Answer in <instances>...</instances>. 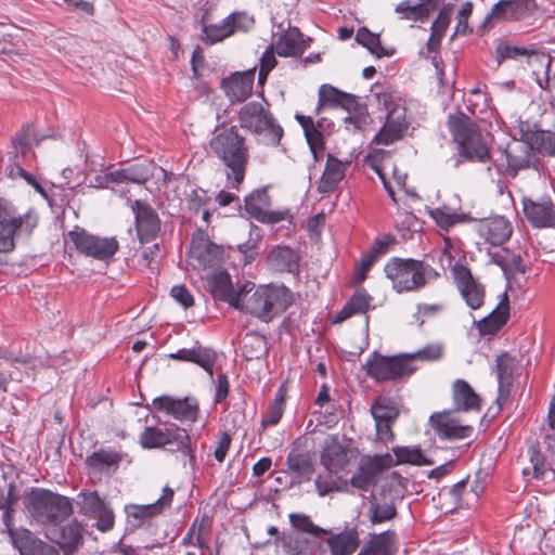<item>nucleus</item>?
Here are the masks:
<instances>
[{"label":"nucleus","mask_w":555,"mask_h":555,"mask_svg":"<svg viewBox=\"0 0 555 555\" xmlns=\"http://www.w3.org/2000/svg\"><path fill=\"white\" fill-rule=\"evenodd\" d=\"M245 289L238 310L262 322H270L282 314L294 301L293 293L284 285H260L253 293L254 284Z\"/></svg>","instance_id":"nucleus-1"},{"label":"nucleus","mask_w":555,"mask_h":555,"mask_svg":"<svg viewBox=\"0 0 555 555\" xmlns=\"http://www.w3.org/2000/svg\"><path fill=\"white\" fill-rule=\"evenodd\" d=\"M211 152L232 172L235 185L242 183L248 163V150L245 140L238 134L235 127L219 131L209 141Z\"/></svg>","instance_id":"nucleus-2"},{"label":"nucleus","mask_w":555,"mask_h":555,"mask_svg":"<svg viewBox=\"0 0 555 555\" xmlns=\"http://www.w3.org/2000/svg\"><path fill=\"white\" fill-rule=\"evenodd\" d=\"M384 271L398 293L418 291L428 281L438 276V272L431 266L412 258H391L386 263Z\"/></svg>","instance_id":"nucleus-3"},{"label":"nucleus","mask_w":555,"mask_h":555,"mask_svg":"<svg viewBox=\"0 0 555 555\" xmlns=\"http://www.w3.org/2000/svg\"><path fill=\"white\" fill-rule=\"evenodd\" d=\"M39 216L36 209L17 212L16 207L0 197V253H10L15 247V237L30 235L38 225Z\"/></svg>","instance_id":"nucleus-4"},{"label":"nucleus","mask_w":555,"mask_h":555,"mask_svg":"<svg viewBox=\"0 0 555 555\" xmlns=\"http://www.w3.org/2000/svg\"><path fill=\"white\" fill-rule=\"evenodd\" d=\"M24 504L34 519L43 525H55L73 513L68 498L44 489H34L24 498Z\"/></svg>","instance_id":"nucleus-5"},{"label":"nucleus","mask_w":555,"mask_h":555,"mask_svg":"<svg viewBox=\"0 0 555 555\" xmlns=\"http://www.w3.org/2000/svg\"><path fill=\"white\" fill-rule=\"evenodd\" d=\"M240 124L255 134H263L268 144L276 146L283 137V128L260 102H249L240 109Z\"/></svg>","instance_id":"nucleus-6"},{"label":"nucleus","mask_w":555,"mask_h":555,"mask_svg":"<svg viewBox=\"0 0 555 555\" xmlns=\"http://www.w3.org/2000/svg\"><path fill=\"white\" fill-rule=\"evenodd\" d=\"M377 100L380 109L386 112V122L375 135V141L388 145L399 140L408 128L405 107L401 98L392 92H382Z\"/></svg>","instance_id":"nucleus-7"},{"label":"nucleus","mask_w":555,"mask_h":555,"mask_svg":"<svg viewBox=\"0 0 555 555\" xmlns=\"http://www.w3.org/2000/svg\"><path fill=\"white\" fill-rule=\"evenodd\" d=\"M363 370L376 382H389L409 377L417 370V365L410 364L404 353L387 357L373 352L363 364Z\"/></svg>","instance_id":"nucleus-8"},{"label":"nucleus","mask_w":555,"mask_h":555,"mask_svg":"<svg viewBox=\"0 0 555 555\" xmlns=\"http://www.w3.org/2000/svg\"><path fill=\"white\" fill-rule=\"evenodd\" d=\"M449 124L461 156L481 163L489 158L488 144L475 125L465 119L450 120Z\"/></svg>","instance_id":"nucleus-9"},{"label":"nucleus","mask_w":555,"mask_h":555,"mask_svg":"<svg viewBox=\"0 0 555 555\" xmlns=\"http://www.w3.org/2000/svg\"><path fill=\"white\" fill-rule=\"evenodd\" d=\"M140 444L144 449H156L165 446L175 447L172 451H181L191 455V439L188 431L178 427L176 424H169L165 428L147 426L140 435Z\"/></svg>","instance_id":"nucleus-10"},{"label":"nucleus","mask_w":555,"mask_h":555,"mask_svg":"<svg viewBox=\"0 0 555 555\" xmlns=\"http://www.w3.org/2000/svg\"><path fill=\"white\" fill-rule=\"evenodd\" d=\"M68 236L79 253L98 260L111 259L119 248L115 237H100L85 230H73Z\"/></svg>","instance_id":"nucleus-11"},{"label":"nucleus","mask_w":555,"mask_h":555,"mask_svg":"<svg viewBox=\"0 0 555 555\" xmlns=\"http://www.w3.org/2000/svg\"><path fill=\"white\" fill-rule=\"evenodd\" d=\"M395 465L393 457L390 454L363 456L361 457L356 473L351 476L349 487L367 491L377 482L378 476Z\"/></svg>","instance_id":"nucleus-12"},{"label":"nucleus","mask_w":555,"mask_h":555,"mask_svg":"<svg viewBox=\"0 0 555 555\" xmlns=\"http://www.w3.org/2000/svg\"><path fill=\"white\" fill-rule=\"evenodd\" d=\"M202 39L208 44L222 41L236 31H247L254 24V20L244 13H233L219 24H209L206 15L202 21Z\"/></svg>","instance_id":"nucleus-13"},{"label":"nucleus","mask_w":555,"mask_h":555,"mask_svg":"<svg viewBox=\"0 0 555 555\" xmlns=\"http://www.w3.org/2000/svg\"><path fill=\"white\" fill-rule=\"evenodd\" d=\"M506 159V173L515 178L520 170L534 169L539 171L540 160L531 144L522 139H513L503 150Z\"/></svg>","instance_id":"nucleus-14"},{"label":"nucleus","mask_w":555,"mask_h":555,"mask_svg":"<svg viewBox=\"0 0 555 555\" xmlns=\"http://www.w3.org/2000/svg\"><path fill=\"white\" fill-rule=\"evenodd\" d=\"M131 209L134 214V222L138 238L141 243H149L156 238L160 231V219L156 210L146 202L135 199Z\"/></svg>","instance_id":"nucleus-15"},{"label":"nucleus","mask_w":555,"mask_h":555,"mask_svg":"<svg viewBox=\"0 0 555 555\" xmlns=\"http://www.w3.org/2000/svg\"><path fill=\"white\" fill-rule=\"evenodd\" d=\"M429 424L442 440H459L472 436L473 427L463 425L451 411L435 412L429 417Z\"/></svg>","instance_id":"nucleus-16"},{"label":"nucleus","mask_w":555,"mask_h":555,"mask_svg":"<svg viewBox=\"0 0 555 555\" xmlns=\"http://www.w3.org/2000/svg\"><path fill=\"white\" fill-rule=\"evenodd\" d=\"M223 249L221 246L211 242L207 235L199 231L193 235L190 258L198 267L211 268L223 260Z\"/></svg>","instance_id":"nucleus-17"},{"label":"nucleus","mask_w":555,"mask_h":555,"mask_svg":"<svg viewBox=\"0 0 555 555\" xmlns=\"http://www.w3.org/2000/svg\"><path fill=\"white\" fill-rule=\"evenodd\" d=\"M80 511L85 514H92L98 518L96 528L103 532L111 530L114 526V514L107 503L100 498L96 491L83 490L79 493Z\"/></svg>","instance_id":"nucleus-18"},{"label":"nucleus","mask_w":555,"mask_h":555,"mask_svg":"<svg viewBox=\"0 0 555 555\" xmlns=\"http://www.w3.org/2000/svg\"><path fill=\"white\" fill-rule=\"evenodd\" d=\"M522 211L535 228L555 227V205L548 197H524Z\"/></svg>","instance_id":"nucleus-19"},{"label":"nucleus","mask_w":555,"mask_h":555,"mask_svg":"<svg viewBox=\"0 0 555 555\" xmlns=\"http://www.w3.org/2000/svg\"><path fill=\"white\" fill-rule=\"evenodd\" d=\"M288 472L297 482L309 481L314 472L312 454L302 446L299 439H296L291 448L286 459Z\"/></svg>","instance_id":"nucleus-20"},{"label":"nucleus","mask_w":555,"mask_h":555,"mask_svg":"<svg viewBox=\"0 0 555 555\" xmlns=\"http://www.w3.org/2000/svg\"><path fill=\"white\" fill-rule=\"evenodd\" d=\"M534 10V0H501L493 5L485 22L521 20L529 16Z\"/></svg>","instance_id":"nucleus-21"},{"label":"nucleus","mask_w":555,"mask_h":555,"mask_svg":"<svg viewBox=\"0 0 555 555\" xmlns=\"http://www.w3.org/2000/svg\"><path fill=\"white\" fill-rule=\"evenodd\" d=\"M208 284L216 299L225 301L236 309L240 308L245 289L249 286L246 283L238 292H235L232 287L230 275L225 271L214 272L208 279Z\"/></svg>","instance_id":"nucleus-22"},{"label":"nucleus","mask_w":555,"mask_h":555,"mask_svg":"<svg viewBox=\"0 0 555 555\" xmlns=\"http://www.w3.org/2000/svg\"><path fill=\"white\" fill-rule=\"evenodd\" d=\"M454 278L466 304L472 309H478L483 302V286L473 278L470 270L463 266L454 268Z\"/></svg>","instance_id":"nucleus-23"},{"label":"nucleus","mask_w":555,"mask_h":555,"mask_svg":"<svg viewBox=\"0 0 555 555\" xmlns=\"http://www.w3.org/2000/svg\"><path fill=\"white\" fill-rule=\"evenodd\" d=\"M82 526L73 520L59 529H53L48 537L60 546L64 555H72L82 544Z\"/></svg>","instance_id":"nucleus-24"},{"label":"nucleus","mask_w":555,"mask_h":555,"mask_svg":"<svg viewBox=\"0 0 555 555\" xmlns=\"http://www.w3.org/2000/svg\"><path fill=\"white\" fill-rule=\"evenodd\" d=\"M320 462L327 472L340 473L349 464L348 450L335 437L325 440Z\"/></svg>","instance_id":"nucleus-25"},{"label":"nucleus","mask_w":555,"mask_h":555,"mask_svg":"<svg viewBox=\"0 0 555 555\" xmlns=\"http://www.w3.org/2000/svg\"><path fill=\"white\" fill-rule=\"evenodd\" d=\"M155 409L165 411L179 421L194 422L197 416V405L190 402L189 399H173L169 396H163L153 400Z\"/></svg>","instance_id":"nucleus-26"},{"label":"nucleus","mask_w":555,"mask_h":555,"mask_svg":"<svg viewBox=\"0 0 555 555\" xmlns=\"http://www.w3.org/2000/svg\"><path fill=\"white\" fill-rule=\"evenodd\" d=\"M311 38H304V35L297 27H289L279 37L274 47L280 56L298 57L309 48Z\"/></svg>","instance_id":"nucleus-27"},{"label":"nucleus","mask_w":555,"mask_h":555,"mask_svg":"<svg viewBox=\"0 0 555 555\" xmlns=\"http://www.w3.org/2000/svg\"><path fill=\"white\" fill-rule=\"evenodd\" d=\"M518 369L517 360L508 353H502L496 358V373L499 383V395L496 403L502 406L509 397L514 373Z\"/></svg>","instance_id":"nucleus-28"},{"label":"nucleus","mask_w":555,"mask_h":555,"mask_svg":"<svg viewBox=\"0 0 555 555\" xmlns=\"http://www.w3.org/2000/svg\"><path fill=\"white\" fill-rule=\"evenodd\" d=\"M254 78L255 68L244 73H235L231 77L223 79L222 88L232 102H242L250 95Z\"/></svg>","instance_id":"nucleus-29"},{"label":"nucleus","mask_w":555,"mask_h":555,"mask_svg":"<svg viewBox=\"0 0 555 555\" xmlns=\"http://www.w3.org/2000/svg\"><path fill=\"white\" fill-rule=\"evenodd\" d=\"M173 494L171 488L165 487L162 496L156 502L146 505L129 504L125 508L126 514L129 518L139 521L159 515L164 509L170 507Z\"/></svg>","instance_id":"nucleus-30"},{"label":"nucleus","mask_w":555,"mask_h":555,"mask_svg":"<svg viewBox=\"0 0 555 555\" xmlns=\"http://www.w3.org/2000/svg\"><path fill=\"white\" fill-rule=\"evenodd\" d=\"M479 224L480 236L491 245H502L511 237V224L503 217L486 219L482 220Z\"/></svg>","instance_id":"nucleus-31"},{"label":"nucleus","mask_w":555,"mask_h":555,"mask_svg":"<svg viewBox=\"0 0 555 555\" xmlns=\"http://www.w3.org/2000/svg\"><path fill=\"white\" fill-rule=\"evenodd\" d=\"M452 399L455 411H480V397L464 379H456L452 385Z\"/></svg>","instance_id":"nucleus-32"},{"label":"nucleus","mask_w":555,"mask_h":555,"mask_svg":"<svg viewBox=\"0 0 555 555\" xmlns=\"http://www.w3.org/2000/svg\"><path fill=\"white\" fill-rule=\"evenodd\" d=\"M398 552L395 531L372 534L358 555H395Z\"/></svg>","instance_id":"nucleus-33"},{"label":"nucleus","mask_w":555,"mask_h":555,"mask_svg":"<svg viewBox=\"0 0 555 555\" xmlns=\"http://www.w3.org/2000/svg\"><path fill=\"white\" fill-rule=\"evenodd\" d=\"M170 358L196 363L212 377V366L217 353L210 348L199 346L191 349H180L176 353H171Z\"/></svg>","instance_id":"nucleus-34"},{"label":"nucleus","mask_w":555,"mask_h":555,"mask_svg":"<svg viewBox=\"0 0 555 555\" xmlns=\"http://www.w3.org/2000/svg\"><path fill=\"white\" fill-rule=\"evenodd\" d=\"M331 555H351L360 545L359 532L356 528L347 529L326 540Z\"/></svg>","instance_id":"nucleus-35"},{"label":"nucleus","mask_w":555,"mask_h":555,"mask_svg":"<svg viewBox=\"0 0 555 555\" xmlns=\"http://www.w3.org/2000/svg\"><path fill=\"white\" fill-rule=\"evenodd\" d=\"M275 544L282 547L284 555H313L312 541L299 533L283 532Z\"/></svg>","instance_id":"nucleus-36"},{"label":"nucleus","mask_w":555,"mask_h":555,"mask_svg":"<svg viewBox=\"0 0 555 555\" xmlns=\"http://www.w3.org/2000/svg\"><path fill=\"white\" fill-rule=\"evenodd\" d=\"M508 311V296L506 293H503L502 299L496 308L479 321V331L482 334H493L498 332L506 323Z\"/></svg>","instance_id":"nucleus-37"},{"label":"nucleus","mask_w":555,"mask_h":555,"mask_svg":"<svg viewBox=\"0 0 555 555\" xmlns=\"http://www.w3.org/2000/svg\"><path fill=\"white\" fill-rule=\"evenodd\" d=\"M437 5V0H420L416 3L405 0L400 2L395 11L401 14V18L416 22L426 20Z\"/></svg>","instance_id":"nucleus-38"},{"label":"nucleus","mask_w":555,"mask_h":555,"mask_svg":"<svg viewBox=\"0 0 555 555\" xmlns=\"http://www.w3.org/2000/svg\"><path fill=\"white\" fill-rule=\"evenodd\" d=\"M345 176V165L331 154L327 155L325 169L320 179L319 191L321 193L332 192Z\"/></svg>","instance_id":"nucleus-39"},{"label":"nucleus","mask_w":555,"mask_h":555,"mask_svg":"<svg viewBox=\"0 0 555 555\" xmlns=\"http://www.w3.org/2000/svg\"><path fill=\"white\" fill-rule=\"evenodd\" d=\"M338 106L349 112L345 118L346 124H352L354 129L362 128L366 120V107L359 102L358 96L343 91Z\"/></svg>","instance_id":"nucleus-40"},{"label":"nucleus","mask_w":555,"mask_h":555,"mask_svg":"<svg viewBox=\"0 0 555 555\" xmlns=\"http://www.w3.org/2000/svg\"><path fill=\"white\" fill-rule=\"evenodd\" d=\"M371 300L372 297L365 292V289H358L336 314L334 322H343L357 313H366L371 307Z\"/></svg>","instance_id":"nucleus-41"},{"label":"nucleus","mask_w":555,"mask_h":555,"mask_svg":"<svg viewBox=\"0 0 555 555\" xmlns=\"http://www.w3.org/2000/svg\"><path fill=\"white\" fill-rule=\"evenodd\" d=\"M270 263L279 271L296 273L299 257L295 250L286 246H278L269 254Z\"/></svg>","instance_id":"nucleus-42"},{"label":"nucleus","mask_w":555,"mask_h":555,"mask_svg":"<svg viewBox=\"0 0 555 555\" xmlns=\"http://www.w3.org/2000/svg\"><path fill=\"white\" fill-rule=\"evenodd\" d=\"M397 508L392 501L379 500L375 495L369 501L367 518L372 525H378L393 519Z\"/></svg>","instance_id":"nucleus-43"},{"label":"nucleus","mask_w":555,"mask_h":555,"mask_svg":"<svg viewBox=\"0 0 555 555\" xmlns=\"http://www.w3.org/2000/svg\"><path fill=\"white\" fill-rule=\"evenodd\" d=\"M337 474L326 470V474H320L315 478L314 485L319 496H325L332 492L350 493L348 480L335 477Z\"/></svg>","instance_id":"nucleus-44"},{"label":"nucleus","mask_w":555,"mask_h":555,"mask_svg":"<svg viewBox=\"0 0 555 555\" xmlns=\"http://www.w3.org/2000/svg\"><path fill=\"white\" fill-rule=\"evenodd\" d=\"M296 119L302 127L309 147L317 158L318 154L323 153L324 150L322 131L319 130L317 126H314L313 119L309 116L296 114Z\"/></svg>","instance_id":"nucleus-45"},{"label":"nucleus","mask_w":555,"mask_h":555,"mask_svg":"<svg viewBox=\"0 0 555 555\" xmlns=\"http://www.w3.org/2000/svg\"><path fill=\"white\" fill-rule=\"evenodd\" d=\"M528 141L532 151L537 150L539 153L554 155L555 154V133L548 130H534L527 131L522 134Z\"/></svg>","instance_id":"nucleus-46"},{"label":"nucleus","mask_w":555,"mask_h":555,"mask_svg":"<svg viewBox=\"0 0 555 555\" xmlns=\"http://www.w3.org/2000/svg\"><path fill=\"white\" fill-rule=\"evenodd\" d=\"M429 216L434 221L444 230H448L456 223L467 222L472 219L465 214H459L449 206H442L428 210Z\"/></svg>","instance_id":"nucleus-47"},{"label":"nucleus","mask_w":555,"mask_h":555,"mask_svg":"<svg viewBox=\"0 0 555 555\" xmlns=\"http://www.w3.org/2000/svg\"><path fill=\"white\" fill-rule=\"evenodd\" d=\"M444 347L440 343L429 344L424 348L415 351L404 353L406 361L416 365V362H434L438 361L443 357Z\"/></svg>","instance_id":"nucleus-48"},{"label":"nucleus","mask_w":555,"mask_h":555,"mask_svg":"<svg viewBox=\"0 0 555 555\" xmlns=\"http://www.w3.org/2000/svg\"><path fill=\"white\" fill-rule=\"evenodd\" d=\"M374 421L395 422L398 417V410L392 402L386 398H378L371 406Z\"/></svg>","instance_id":"nucleus-49"},{"label":"nucleus","mask_w":555,"mask_h":555,"mask_svg":"<svg viewBox=\"0 0 555 555\" xmlns=\"http://www.w3.org/2000/svg\"><path fill=\"white\" fill-rule=\"evenodd\" d=\"M285 393L283 388H280L274 397V400L270 403L267 414L261 421L262 427L275 426L284 412Z\"/></svg>","instance_id":"nucleus-50"},{"label":"nucleus","mask_w":555,"mask_h":555,"mask_svg":"<svg viewBox=\"0 0 555 555\" xmlns=\"http://www.w3.org/2000/svg\"><path fill=\"white\" fill-rule=\"evenodd\" d=\"M396 455L395 464L409 463L413 465H429L420 448L398 447L393 449Z\"/></svg>","instance_id":"nucleus-51"},{"label":"nucleus","mask_w":555,"mask_h":555,"mask_svg":"<svg viewBox=\"0 0 555 555\" xmlns=\"http://www.w3.org/2000/svg\"><path fill=\"white\" fill-rule=\"evenodd\" d=\"M356 40L358 43L367 48L371 53L377 55L378 57L389 55V53L380 46L379 36L371 33L365 27L358 29Z\"/></svg>","instance_id":"nucleus-52"},{"label":"nucleus","mask_w":555,"mask_h":555,"mask_svg":"<svg viewBox=\"0 0 555 555\" xmlns=\"http://www.w3.org/2000/svg\"><path fill=\"white\" fill-rule=\"evenodd\" d=\"M289 522L296 530L312 534L314 537H319L328 532L326 529L314 525L310 517L306 514H289Z\"/></svg>","instance_id":"nucleus-53"},{"label":"nucleus","mask_w":555,"mask_h":555,"mask_svg":"<svg viewBox=\"0 0 555 555\" xmlns=\"http://www.w3.org/2000/svg\"><path fill=\"white\" fill-rule=\"evenodd\" d=\"M12 544L18 550L21 555H26L31 548L36 538L31 531L26 528L20 527L9 533Z\"/></svg>","instance_id":"nucleus-54"},{"label":"nucleus","mask_w":555,"mask_h":555,"mask_svg":"<svg viewBox=\"0 0 555 555\" xmlns=\"http://www.w3.org/2000/svg\"><path fill=\"white\" fill-rule=\"evenodd\" d=\"M268 204V193L266 190H256L245 197V210L256 220L263 212V206Z\"/></svg>","instance_id":"nucleus-55"},{"label":"nucleus","mask_w":555,"mask_h":555,"mask_svg":"<svg viewBox=\"0 0 555 555\" xmlns=\"http://www.w3.org/2000/svg\"><path fill=\"white\" fill-rule=\"evenodd\" d=\"M120 457L116 452L100 450L93 452L87 459V463L95 470H103L112 465H116Z\"/></svg>","instance_id":"nucleus-56"},{"label":"nucleus","mask_w":555,"mask_h":555,"mask_svg":"<svg viewBox=\"0 0 555 555\" xmlns=\"http://www.w3.org/2000/svg\"><path fill=\"white\" fill-rule=\"evenodd\" d=\"M340 90L331 86V85H322L319 89V105L317 111L320 112L321 107L324 105H328L332 107L338 106L341 96Z\"/></svg>","instance_id":"nucleus-57"},{"label":"nucleus","mask_w":555,"mask_h":555,"mask_svg":"<svg viewBox=\"0 0 555 555\" xmlns=\"http://www.w3.org/2000/svg\"><path fill=\"white\" fill-rule=\"evenodd\" d=\"M274 48V46L268 47L260 59V68L258 75V82L260 85L264 83L269 72H271L276 66Z\"/></svg>","instance_id":"nucleus-58"},{"label":"nucleus","mask_w":555,"mask_h":555,"mask_svg":"<svg viewBox=\"0 0 555 555\" xmlns=\"http://www.w3.org/2000/svg\"><path fill=\"white\" fill-rule=\"evenodd\" d=\"M125 169L129 182L137 184H144L152 176L150 168L146 165H133Z\"/></svg>","instance_id":"nucleus-59"},{"label":"nucleus","mask_w":555,"mask_h":555,"mask_svg":"<svg viewBox=\"0 0 555 555\" xmlns=\"http://www.w3.org/2000/svg\"><path fill=\"white\" fill-rule=\"evenodd\" d=\"M473 12V3L466 1L457 13V25L455 34L465 35L468 31V18Z\"/></svg>","instance_id":"nucleus-60"},{"label":"nucleus","mask_w":555,"mask_h":555,"mask_svg":"<svg viewBox=\"0 0 555 555\" xmlns=\"http://www.w3.org/2000/svg\"><path fill=\"white\" fill-rule=\"evenodd\" d=\"M170 295L185 309L194 305L193 296L184 285L173 286L170 291Z\"/></svg>","instance_id":"nucleus-61"},{"label":"nucleus","mask_w":555,"mask_h":555,"mask_svg":"<svg viewBox=\"0 0 555 555\" xmlns=\"http://www.w3.org/2000/svg\"><path fill=\"white\" fill-rule=\"evenodd\" d=\"M529 453H530V464H531V469H532V476L537 479L544 478L546 467H545L544 461L542 459V455L533 447H531L529 449Z\"/></svg>","instance_id":"nucleus-62"},{"label":"nucleus","mask_w":555,"mask_h":555,"mask_svg":"<svg viewBox=\"0 0 555 555\" xmlns=\"http://www.w3.org/2000/svg\"><path fill=\"white\" fill-rule=\"evenodd\" d=\"M377 257L371 251L361 258L358 270L356 271L354 280L357 283H362L366 279V273L371 267L377 261Z\"/></svg>","instance_id":"nucleus-63"},{"label":"nucleus","mask_w":555,"mask_h":555,"mask_svg":"<svg viewBox=\"0 0 555 555\" xmlns=\"http://www.w3.org/2000/svg\"><path fill=\"white\" fill-rule=\"evenodd\" d=\"M26 555H60V554H59V551L54 546L43 542L40 539H37Z\"/></svg>","instance_id":"nucleus-64"}]
</instances>
